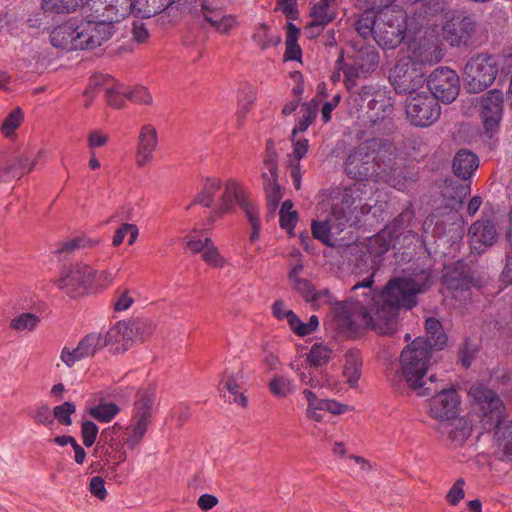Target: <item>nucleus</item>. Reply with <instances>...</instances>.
Wrapping results in <instances>:
<instances>
[{
  "mask_svg": "<svg viewBox=\"0 0 512 512\" xmlns=\"http://www.w3.org/2000/svg\"><path fill=\"white\" fill-rule=\"evenodd\" d=\"M255 93L251 88L242 89L238 96V107L236 111V120L238 125H242L247 114L255 101Z\"/></svg>",
  "mask_w": 512,
  "mask_h": 512,
  "instance_id": "obj_45",
  "label": "nucleus"
},
{
  "mask_svg": "<svg viewBox=\"0 0 512 512\" xmlns=\"http://www.w3.org/2000/svg\"><path fill=\"white\" fill-rule=\"evenodd\" d=\"M263 187L267 199V208L273 213L281 199L283 198V190L277 182V177L268 176L267 172H262Z\"/></svg>",
  "mask_w": 512,
  "mask_h": 512,
  "instance_id": "obj_34",
  "label": "nucleus"
},
{
  "mask_svg": "<svg viewBox=\"0 0 512 512\" xmlns=\"http://www.w3.org/2000/svg\"><path fill=\"white\" fill-rule=\"evenodd\" d=\"M22 112L20 109H15L5 118L2 124V132L6 136H12L14 130L19 127L22 122Z\"/></svg>",
  "mask_w": 512,
  "mask_h": 512,
  "instance_id": "obj_53",
  "label": "nucleus"
},
{
  "mask_svg": "<svg viewBox=\"0 0 512 512\" xmlns=\"http://www.w3.org/2000/svg\"><path fill=\"white\" fill-rule=\"evenodd\" d=\"M362 359L358 351H348L344 356L343 377L354 387L361 376Z\"/></svg>",
  "mask_w": 512,
  "mask_h": 512,
  "instance_id": "obj_33",
  "label": "nucleus"
},
{
  "mask_svg": "<svg viewBox=\"0 0 512 512\" xmlns=\"http://www.w3.org/2000/svg\"><path fill=\"white\" fill-rule=\"evenodd\" d=\"M40 317L34 313H21L10 321V328L17 332H30L40 323Z\"/></svg>",
  "mask_w": 512,
  "mask_h": 512,
  "instance_id": "obj_43",
  "label": "nucleus"
},
{
  "mask_svg": "<svg viewBox=\"0 0 512 512\" xmlns=\"http://www.w3.org/2000/svg\"><path fill=\"white\" fill-rule=\"evenodd\" d=\"M438 389L429 400V415L442 423L454 419L460 412V397L454 387L438 383ZM432 394V392L430 393Z\"/></svg>",
  "mask_w": 512,
  "mask_h": 512,
  "instance_id": "obj_14",
  "label": "nucleus"
},
{
  "mask_svg": "<svg viewBox=\"0 0 512 512\" xmlns=\"http://www.w3.org/2000/svg\"><path fill=\"white\" fill-rule=\"evenodd\" d=\"M478 165L479 161L474 153L468 150H460L454 156L452 167L455 175L462 179H468L478 168Z\"/></svg>",
  "mask_w": 512,
  "mask_h": 512,
  "instance_id": "obj_31",
  "label": "nucleus"
},
{
  "mask_svg": "<svg viewBox=\"0 0 512 512\" xmlns=\"http://www.w3.org/2000/svg\"><path fill=\"white\" fill-rule=\"evenodd\" d=\"M174 2L175 0H126V12L122 17H119L116 23L122 21L131 13L141 18L156 16L165 11Z\"/></svg>",
  "mask_w": 512,
  "mask_h": 512,
  "instance_id": "obj_25",
  "label": "nucleus"
},
{
  "mask_svg": "<svg viewBox=\"0 0 512 512\" xmlns=\"http://www.w3.org/2000/svg\"><path fill=\"white\" fill-rule=\"evenodd\" d=\"M92 267L77 263L68 269H64L55 280L56 286L68 295L75 297L91 287Z\"/></svg>",
  "mask_w": 512,
  "mask_h": 512,
  "instance_id": "obj_17",
  "label": "nucleus"
},
{
  "mask_svg": "<svg viewBox=\"0 0 512 512\" xmlns=\"http://www.w3.org/2000/svg\"><path fill=\"white\" fill-rule=\"evenodd\" d=\"M378 168L377 181L385 182L400 191L405 190L417 180V174L414 170L406 166L403 159L398 158L392 151L381 158Z\"/></svg>",
  "mask_w": 512,
  "mask_h": 512,
  "instance_id": "obj_12",
  "label": "nucleus"
},
{
  "mask_svg": "<svg viewBox=\"0 0 512 512\" xmlns=\"http://www.w3.org/2000/svg\"><path fill=\"white\" fill-rule=\"evenodd\" d=\"M126 0H87L82 8L84 19H69L50 32L53 47L66 51L94 49L107 41L113 24L126 12Z\"/></svg>",
  "mask_w": 512,
  "mask_h": 512,
  "instance_id": "obj_2",
  "label": "nucleus"
},
{
  "mask_svg": "<svg viewBox=\"0 0 512 512\" xmlns=\"http://www.w3.org/2000/svg\"><path fill=\"white\" fill-rule=\"evenodd\" d=\"M263 169V172H267L268 176H278L277 155L275 151L271 150L270 148H267V152L263 161Z\"/></svg>",
  "mask_w": 512,
  "mask_h": 512,
  "instance_id": "obj_63",
  "label": "nucleus"
},
{
  "mask_svg": "<svg viewBox=\"0 0 512 512\" xmlns=\"http://www.w3.org/2000/svg\"><path fill=\"white\" fill-rule=\"evenodd\" d=\"M134 303V292L129 289H118L113 301V309L122 312L129 309Z\"/></svg>",
  "mask_w": 512,
  "mask_h": 512,
  "instance_id": "obj_50",
  "label": "nucleus"
},
{
  "mask_svg": "<svg viewBox=\"0 0 512 512\" xmlns=\"http://www.w3.org/2000/svg\"><path fill=\"white\" fill-rule=\"evenodd\" d=\"M91 287L107 288L114 281V276L107 270L96 271L92 268Z\"/></svg>",
  "mask_w": 512,
  "mask_h": 512,
  "instance_id": "obj_57",
  "label": "nucleus"
},
{
  "mask_svg": "<svg viewBox=\"0 0 512 512\" xmlns=\"http://www.w3.org/2000/svg\"><path fill=\"white\" fill-rule=\"evenodd\" d=\"M268 388L274 396L285 398L294 391L295 385L292 379L283 375H275L269 381Z\"/></svg>",
  "mask_w": 512,
  "mask_h": 512,
  "instance_id": "obj_44",
  "label": "nucleus"
},
{
  "mask_svg": "<svg viewBox=\"0 0 512 512\" xmlns=\"http://www.w3.org/2000/svg\"><path fill=\"white\" fill-rule=\"evenodd\" d=\"M428 277L416 280L413 278L396 277L386 284L378 293H372L373 276L352 287L354 297L345 302H333V296L327 289L314 291L308 301L314 309L325 305H333L334 316L343 330L357 331L364 327L379 335H391L398 327L400 308H412L416 304V296L425 291Z\"/></svg>",
  "mask_w": 512,
  "mask_h": 512,
  "instance_id": "obj_1",
  "label": "nucleus"
},
{
  "mask_svg": "<svg viewBox=\"0 0 512 512\" xmlns=\"http://www.w3.org/2000/svg\"><path fill=\"white\" fill-rule=\"evenodd\" d=\"M290 284L292 289L298 292L306 302L310 300L315 291L314 286L306 279H297Z\"/></svg>",
  "mask_w": 512,
  "mask_h": 512,
  "instance_id": "obj_60",
  "label": "nucleus"
},
{
  "mask_svg": "<svg viewBox=\"0 0 512 512\" xmlns=\"http://www.w3.org/2000/svg\"><path fill=\"white\" fill-rule=\"evenodd\" d=\"M252 40L259 48L264 50L278 45L281 37L276 30L269 28L265 24H260L256 27Z\"/></svg>",
  "mask_w": 512,
  "mask_h": 512,
  "instance_id": "obj_39",
  "label": "nucleus"
},
{
  "mask_svg": "<svg viewBox=\"0 0 512 512\" xmlns=\"http://www.w3.org/2000/svg\"><path fill=\"white\" fill-rule=\"evenodd\" d=\"M99 243L100 241L98 239H91L87 236H80L70 241H67L63 245V250L72 251L78 248H90L97 246Z\"/></svg>",
  "mask_w": 512,
  "mask_h": 512,
  "instance_id": "obj_56",
  "label": "nucleus"
},
{
  "mask_svg": "<svg viewBox=\"0 0 512 512\" xmlns=\"http://www.w3.org/2000/svg\"><path fill=\"white\" fill-rule=\"evenodd\" d=\"M155 396L152 391H143L138 393V398L134 404L132 420L124 429L122 428V437L119 439L122 446L129 450L136 449L143 441L148 427L152 422V407Z\"/></svg>",
  "mask_w": 512,
  "mask_h": 512,
  "instance_id": "obj_7",
  "label": "nucleus"
},
{
  "mask_svg": "<svg viewBox=\"0 0 512 512\" xmlns=\"http://www.w3.org/2000/svg\"><path fill=\"white\" fill-rule=\"evenodd\" d=\"M61 361L67 366L72 367L76 362L84 359L78 347L69 348L64 347L60 353Z\"/></svg>",
  "mask_w": 512,
  "mask_h": 512,
  "instance_id": "obj_62",
  "label": "nucleus"
},
{
  "mask_svg": "<svg viewBox=\"0 0 512 512\" xmlns=\"http://www.w3.org/2000/svg\"><path fill=\"white\" fill-rule=\"evenodd\" d=\"M109 137L101 130H93L87 137V145L90 151H94L96 148L105 146L108 143Z\"/></svg>",
  "mask_w": 512,
  "mask_h": 512,
  "instance_id": "obj_61",
  "label": "nucleus"
},
{
  "mask_svg": "<svg viewBox=\"0 0 512 512\" xmlns=\"http://www.w3.org/2000/svg\"><path fill=\"white\" fill-rule=\"evenodd\" d=\"M98 432V426L94 422L84 421L81 425V436L83 444L86 447H91L95 443Z\"/></svg>",
  "mask_w": 512,
  "mask_h": 512,
  "instance_id": "obj_55",
  "label": "nucleus"
},
{
  "mask_svg": "<svg viewBox=\"0 0 512 512\" xmlns=\"http://www.w3.org/2000/svg\"><path fill=\"white\" fill-rule=\"evenodd\" d=\"M479 115L486 133L492 136L498 131L503 116V94L493 89L479 100Z\"/></svg>",
  "mask_w": 512,
  "mask_h": 512,
  "instance_id": "obj_19",
  "label": "nucleus"
},
{
  "mask_svg": "<svg viewBox=\"0 0 512 512\" xmlns=\"http://www.w3.org/2000/svg\"><path fill=\"white\" fill-rule=\"evenodd\" d=\"M353 61L363 74H367L378 66L379 54L373 46H363L356 52Z\"/></svg>",
  "mask_w": 512,
  "mask_h": 512,
  "instance_id": "obj_35",
  "label": "nucleus"
},
{
  "mask_svg": "<svg viewBox=\"0 0 512 512\" xmlns=\"http://www.w3.org/2000/svg\"><path fill=\"white\" fill-rule=\"evenodd\" d=\"M31 418L35 423L41 425H50L54 423L53 413L47 405H40L36 407L31 413Z\"/></svg>",
  "mask_w": 512,
  "mask_h": 512,
  "instance_id": "obj_54",
  "label": "nucleus"
},
{
  "mask_svg": "<svg viewBox=\"0 0 512 512\" xmlns=\"http://www.w3.org/2000/svg\"><path fill=\"white\" fill-rule=\"evenodd\" d=\"M110 343H115V339L111 338L110 330L105 333H90L82 338L77 347L84 358L93 356L97 351L101 350Z\"/></svg>",
  "mask_w": 512,
  "mask_h": 512,
  "instance_id": "obj_30",
  "label": "nucleus"
},
{
  "mask_svg": "<svg viewBox=\"0 0 512 512\" xmlns=\"http://www.w3.org/2000/svg\"><path fill=\"white\" fill-rule=\"evenodd\" d=\"M247 217V220L251 226V233L249 236V240L251 243H254L255 241L259 240L260 238V229H261V223L259 218V209L256 208L247 214H245Z\"/></svg>",
  "mask_w": 512,
  "mask_h": 512,
  "instance_id": "obj_58",
  "label": "nucleus"
},
{
  "mask_svg": "<svg viewBox=\"0 0 512 512\" xmlns=\"http://www.w3.org/2000/svg\"><path fill=\"white\" fill-rule=\"evenodd\" d=\"M195 16L222 34L229 33L237 25L235 17L225 14L218 3L213 0H203L200 8L195 10Z\"/></svg>",
  "mask_w": 512,
  "mask_h": 512,
  "instance_id": "obj_21",
  "label": "nucleus"
},
{
  "mask_svg": "<svg viewBox=\"0 0 512 512\" xmlns=\"http://www.w3.org/2000/svg\"><path fill=\"white\" fill-rule=\"evenodd\" d=\"M366 192V186L361 183L323 191L317 204V219L311 224L313 237L326 246H333V234L341 232L353 218L358 222L359 215L370 212L371 205L362 203Z\"/></svg>",
  "mask_w": 512,
  "mask_h": 512,
  "instance_id": "obj_3",
  "label": "nucleus"
},
{
  "mask_svg": "<svg viewBox=\"0 0 512 512\" xmlns=\"http://www.w3.org/2000/svg\"><path fill=\"white\" fill-rule=\"evenodd\" d=\"M430 361L431 354L423 337L416 338L405 347L400 356V376L419 396L429 395L438 389L435 375L427 376Z\"/></svg>",
  "mask_w": 512,
  "mask_h": 512,
  "instance_id": "obj_5",
  "label": "nucleus"
},
{
  "mask_svg": "<svg viewBox=\"0 0 512 512\" xmlns=\"http://www.w3.org/2000/svg\"><path fill=\"white\" fill-rule=\"evenodd\" d=\"M426 338H423L429 351L432 349L441 350L446 346L447 336L441 323L435 318H428L425 322Z\"/></svg>",
  "mask_w": 512,
  "mask_h": 512,
  "instance_id": "obj_32",
  "label": "nucleus"
},
{
  "mask_svg": "<svg viewBox=\"0 0 512 512\" xmlns=\"http://www.w3.org/2000/svg\"><path fill=\"white\" fill-rule=\"evenodd\" d=\"M127 99L135 104H152V96L150 92L146 87L140 85L128 88Z\"/></svg>",
  "mask_w": 512,
  "mask_h": 512,
  "instance_id": "obj_52",
  "label": "nucleus"
},
{
  "mask_svg": "<svg viewBox=\"0 0 512 512\" xmlns=\"http://www.w3.org/2000/svg\"><path fill=\"white\" fill-rule=\"evenodd\" d=\"M406 114L413 125L427 127L437 121L441 110L435 97L427 92H415L406 100Z\"/></svg>",
  "mask_w": 512,
  "mask_h": 512,
  "instance_id": "obj_13",
  "label": "nucleus"
},
{
  "mask_svg": "<svg viewBox=\"0 0 512 512\" xmlns=\"http://www.w3.org/2000/svg\"><path fill=\"white\" fill-rule=\"evenodd\" d=\"M292 208V201L286 200L282 203L280 209V226L289 233L292 232L298 221V214L296 211L292 210Z\"/></svg>",
  "mask_w": 512,
  "mask_h": 512,
  "instance_id": "obj_48",
  "label": "nucleus"
},
{
  "mask_svg": "<svg viewBox=\"0 0 512 512\" xmlns=\"http://www.w3.org/2000/svg\"><path fill=\"white\" fill-rule=\"evenodd\" d=\"M333 357L332 348L323 343H315L312 345L307 354L306 361L314 367L326 365Z\"/></svg>",
  "mask_w": 512,
  "mask_h": 512,
  "instance_id": "obj_41",
  "label": "nucleus"
},
{
  "mask_svg": "<svg viewBox=\"0 0 512 512\" xmlns=\"http://www.w3.org/2000/svg\"><path fill=\"white\" fill-rule=\"evenodd\" d=\"M428 56L412 57L410 55L398 59L389 79L399 93L413 94L425 82L423 64L430 63Z\"/></svg>",
  "mask_w": 512,
  "mask_h": 512,
  "instance_id": "obj_8",
  "label": "nucleus"
},
{
  "mask_svg": "<svg viewBox=\"0 0 512 512\" xmlns=\"http://www.w3.org/2000/svg\"><path fill=\"white\" fill-rule=\"evenodd\" d=\"M122 426L118 423L105 428L101 432V440L104 443L103 461L108 464L110 472H116L117 467L126 461L127 452L119 440L121 436Z\"/></svg>",
  "mask_w": 512,
  "mask_h": 512,
  "instance_id": "obj_20",
  "label": "nucleus"
},
{
  "mask_svg": "<svg viewBox=\"0 0 512 512\" xmlns=\"http://www.w3.org/2000/svg\"><path fill=\"white\" fill-rule=\"evenodd\" d=\"M206 249L202 254L203 261L213 268H223L227 260L220 254L210 238H206Z\"/></svg>",
  "mask_w": 512,
  "mask_h": 512,
  "instance_id": "obj_47",
  "label": "nucleus"
},
{
  "mask_svg": "<svg viewBox=\"0 0 512 512\" xmlns=\"http://www.w3.org/2000/svg\"><path fill=\"white\" fill-rule=\"evenodd\" d=\"M223 181L218 177L204 179L201 190L195 195L193 204H199L205 208L213 205L216 207V195L222 192Z\"/></svg>",
  "mask_w": 512,
  "mask_h": 512,
  "instance_id": "obj_28",
  "label": "nucleus"
},
{
  "mask_svg": "<svg viewBox=\"0 0 512 512\" xmlns=\"http://www.w3.org/2000/svg\"><path fill=\"white\" fill-rule=\"evenodd\" d=\"M127 93L128 87L113 79L109 80L105 86L107 102L116 109H121L125 106Z\"/></svg>",
  "mask_w": 512,
  "mask_h": 512,
  "instance_id": "obj_38",
  "label": "nucleus"
},
{
  "mask_svg": "<svg viewBox=\"0 0 512 512\" xmlns=\"http://www.w3.org/2000/svg\"><path fill=\"white\" fill-rule=\"evenodd\" d=\"M444 38L452 46L467 45L476 31V22L469 16L443 27Z\"/></svg>",
  "mask_w": 512,
  "mask_h": 512,
  "instance_id": "obj_26",
  "label": "nucleus"
},
{
  "mask_svg": "<svg viewBox=\"0 0 512 512\" xmlns=\"http://www.w3.org/2000/svg\"><path fill=\"white\" fill-rule=\"evenodd\" d=\"M468 239L471 249L480 254L496 243L498 231L493 221L480 219L470 226Z\"/></svg>",
  "mask_w": 512,
  "mask_h": 512,
  "instance_id": "obj_23",
  "label": "nucleus"
},
{
  "mask_svg": "<svg viewBox=\"0 0 512 512\" xmlns=\"http://www.w3.org/2000/svg\"><path fill=\"white\" fill-rule=\"evenodd\" d=\"M40 155H41V151L38 152L35 159L30 162L28 161V158H26V157H15V158L9 160V162L12 164L13 167L11 168V171L9 173L2 175L1 179L20 178L25 173L31 172L34 169V167L37 163V159L40 157Z\"/></svg>",
  "mask_w": 512,
  "mask_h": 512,
  "instance_id": "obj_42",
  "label": "nucleus"
},
{
  "mask_svg": "<svg viewBox=\"0 0 512 512\" xmlns=\"http://www.w3.org/2000/svg\"><path fill=\"white\" fill-rule=\"evenodd\" d=\"M157 146L158 133L155 126L151 124L141 126L135 151V164L138 168H146L152 164Z\"/></svg>",
  "mask_w": 512,
  "mask_h": 512,
  "instance_id": "obj_22",
  "label": "nucleus"
},
{
  "mask_svg": "<svg viewBox=\"0 0 512 512\" xmlns=\"http://www.w3.org/2000/svg\"><path fill=\"white\" fill-rule=\"evenodd\" d=\"M405 30V13L401 10L386 9L378 13L374 40L383 48L393 49L402 42Z\"/></svg>",
  "mask_w": 512,
  "mask_h": 512,
  "instance_id": "obj_11",
  "label": "nucleus"
},
{
  "mask_svg": "<svg viewBox=\"0 0 512 512\" xmlns=\"http://www.w3.org/2000/svg\"><path fill=\"white\" fill-rule=\"evenodd\" d=\"M222 192L218 195L216 207H214L209 221L213 223L216 219L235 212L239 206L245 214L258 208L251 200L249 193L243 183L236 178H228L223 182Z\"/></svg>",
  "mask_w": 512,
  "mask_h": 512,
  "instance_id": "obj_9",
  "label": "nucleus"
},
{
  "mask_svg": "<svg viewBox=\"0 0 512 512\" xmlns=\"http://www.w3.org/2000/svg\"><path fill=\"white\" fill-rule=\"evenodd\" d=\"M302 394L307 401L306 411L325 410L326 399L318 398L315 393L309 389H304Z\"/></svg>",
  "mask_w": 512,
  "mask_h": 512,
  "instance_id": "obj_64",
  "label": "nucleus"
},
{
  "mask_svg": "<svg viewBox=\"0 0 512 512\" xmlns=\"http://www.w3.org/2000/svg\"><path fill=\"white\" fill-rule=\"evenodd\" d=\"M155 328L151 319L120 321L110 329V336L115 339V343L124 342L127 345L131 341H145L154 333Z\"/></svg>",
  "mask_w": 512,
  "mask_h": 512,
  "instance_id": "obj_18",
  "label": "nucleus"
},
{
  "mask_svg": "<svg viewBox=\"0 0 512 512\" xmlns=\"http://www.w3.org/2000/svg\"><path fill=\"white\" fill-rule=\"evenodd\" d=\"M223 388L229 393V396L224 394L230 403H236L241 407L247 406V397L241 392L243 385V372L226 371L222 379Z\"/></svg>",
  "mask_w": 512,
  "mask_h": 512,
  "instance_id": "obj_27",
  "label": "nucleus"
},
{
  "mask_svg": "<svg viewBox=\"0 0 512 512\" xmlns=\"http://www.w3.org/2000/svg\"><path fill=\"white\" fill-rule=\"evenodd\" d=\"M430 95L444 103L453 102L459 94V77L455 71L440 67L435 69L427 80Z\"/></svg>",
  "mask_w": 512,
  "mask_h": 512,
  "instance_id": "obj_15",
  "label": "nucleus"
},
{
  "mask_svg": "<svg viewBox=\"0 0 512 512\" xmlns=\"http://www.w3.org/2000/svg\"><path fill=\"white\" fill-rule=\"evenodd\" d=\"M378 143L375 139L365 141L359 144L353 151L348 155L345 162V171L350 178L357 180L355 184H364L366 186V194H364L363 200L369 194L368 186L363 182L369 179H375L377 181V172L379 171V164L381 158L385 154L376 156V147Z\"/></svg>",
  "mask_w": 512,
  "mask_h": 512,
  "instance_id": "obj_6",
  "label": "nucleus"
},
{
  "mask_svg": "<svg viewBox=\"0 0 512 512\" xmlns=\"http://www.w3.org/2000/svg\"><path fill=\"white\" fill-rule=\"evenodd\" d=\"M119 412V406L113 402H100L88 409L89 415L101 423L112 421Z\"/></svg>",
  "mask_w": 512,
  "mask_h": 512,
  "instance_id": "obj_40",
  "label": "nucleus"
},
{
  "mask_svg": "<svg viewBox=\"0 0 512 512\" xmlns=\"http://www.w3.org/2000/svg\"><path fill=\"white\" fill-rule=\"evenodd\" d=\"M468 396L472 411L485 429L496 428V437L503 453L512 457V420L502 421L505 414L503 401L496 392L482 383H474Z\"/></svg>",
  "mask_w": 512,
  "mask_h": 512,
  "instance_id": "obj_4",
  "label": "nucleus"
},
{
  "mask_svg": "<svg viewBox=\"0 0 512 512\" xmlns=\"http://www.w3.org/2000/svg\"><path fill=\"white\" fill-rule=\"evenodd\" d=\"M336 17V1L320 0L312 3L310 21L305 30L309 37H315L320 31Z\"/></svg>",
  "mask_w": 512,
  "mask_h": 512,
  "instance_id": "obj_24",
  "label": "nucleus"
},
{
  "mask_svg": "<svg viewBox=\"0 0 512 512\" xmlns=\"http://www.w3.org/2000/svg\"><path fill=\"white\" fill-rule=\"evenodd\" d=\"M319 112V102L315 99L304 103L300 109V117L294 129L292 136L295 137L298 132H304L313 123Z\"/></svg>",
  "mask_w": 512,
  "mask_h": 512,
  "instance_id": "obj_37",
  "label": "nucleus"
},
{
  "mask_svg": "<svg viewBox=\"0 0 512 512\" xmlns=\"http://www.w3.org/2000/svg\"><path fill=\"white\" fill-rule=\"evenodd\" d=\"M443 286L452 298L466 302L471 298L472 288L479 287L477 282L473 281L468 267L464 265H456L447 268L443 275Z\"/></svg>",
  "mask_w": 512,
  "mask_h": 512,
  "instance_id": "obj_16",
  "label": "nucleus"
},
{
  "mask_svg": "<svg viewBox=\"0 0 512 512\" xmlns=\"http://www.w3.org/2000/svg\"><path fill=\"white\" fill-rule=\"evenodd\" d=\"M392 240V231L387 227L368 239L367 250L371 256L379 257L390 249Z\"/></svg>",
  "mask_w": 512,
  "mask_h": 512,
  "instance_id": "obj_36",
  "label": "nucleus"
},
{
  "mask_svg": "<svg viewBox=\"0 0 512 512\" xmlns=\"http://www.w3.org/2000/svg\"><path fill=\"white\" fill-rule=\"evenodd\" d=\"M139 234V230L136 225L125 223L122 224L115 232L113 236L112 244L113 246L117 247L119 246L125 239L127 235H129V244L132 245Z\"/></svg>",
  "mask_w": 512,
  "mask_h": 512,
  "instance_id": "obj_49",
  "label": "nucleus"
},
{
  "mask_svg": "<svg viewBox=\"0 0 512 512\" xmlns=\"http://www.w3.org/2000/svg\"><path fill=\"white\" fill-rule=\"evenodd\" d=\"M497 74L496 57L488 53H479L467 61L463 81L469 92L479 93L493 84Z\"/></svg>",
  "mask_w": 512,
  "mask_h": 512,
  "instance_id": "obj_10",
  "label": "nucleus"
},
{
  "mask_svg": "<svg viewBox=\"0 0 512 512\" xmlns=\"http://www.w3.org/2000/svg\"><path fill=\"white\" fill-rule=\"evenodd\" d=\"M447 439L454 446L462 445L471 434V425L464 417L456 416L454 419L442 423Z\"/></svg>",
  "mask_w": 512,
  "mask_h": 512,
  "instance_id": "obj_29",
  "label": "nucleus"
},
{
  "mask_svg": "<svg viewBox=\"0 0 512 512\" xmlns=\"http://www.w3.org/2000/svg\"><path fill=\"white\" fill-rule=\"evenodd\" d=\"M291 140L293 142V151L289 155L290 162L293 163H299V161L305 156V154L308 151V140L307 139H300L295 140V137L291 135Z\"/></svg>",
  "mask_w": 512,
  "mask_h": 512,
  "instance_id": "obj_59",
  "label": "nucleus"
},
{
  "mask_svg": "<svg viewBox=\"0 0 512 512\" xmlns=\"http://www.w3.org/2000/svg\"><path fill=\"white\" fill-rule=\"evenodd\" d=\"M378 23V14L374 15L372 12L363 13L356 22V31L358 34L366 39L369 36L374 37V31Z\"/></svg>",
  "mask_w": 512,
  "mask_h": 512,
  "instance_id": "obj_46",
  "label": "nucleus"
},
{
  "mask_svg": "<svg viewBox=\"0 0 512 512\" xmlns=\"http://www.w3.org/2000/svg\"><path fill=\"white\" fill-rule=\"evenodd\" d=\"M76 411V407L71 402H64L53 409L54 420L65 426L72 424L71 415Z\"/></svg>",
  "mask_w": 512,
  "mask_h": 512,
  "instance_id": "obj_51",
  "label": "nucleus"
}]
</instances>
